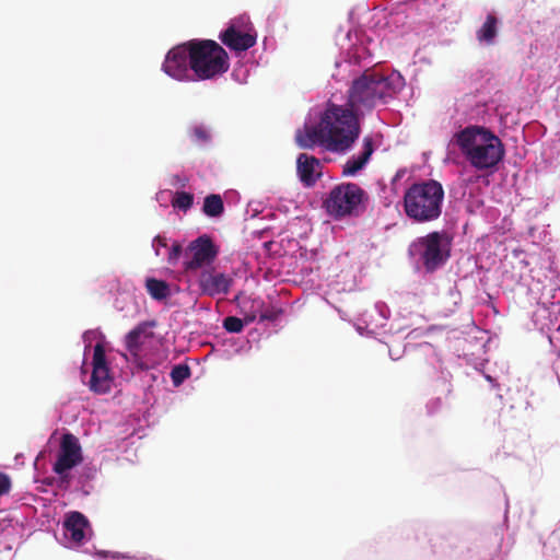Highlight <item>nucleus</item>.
<instances>
[{"label": "nucleus", "instance_id": "1", "mask_svg": "<svg viewBox=\"0 0 560 560\" xmlns=\"http://www.w3.org/2000/svg\"><path fill=\"white\" fill-rule=\"evenodd\" d=\"M335 43L342 59L335 60L336 72L331 80L345 82V104L328 100L324 107H312L303 127L295 131V144L303 150L316 147L324 151L345 155L357 144L362 133L365 117L378 105H387L405 88V77L396 69L388 73L355 72L354 65L369 62L373 58L370 48L374 43L372 35L361 26H340Z\"/></svg>", "mask_w": 560, "mask_h": 560}, {"label": "nucleus", "instance_id": "2", "mask_svg": "<svg viewBox=\"0 0 560 560\" xmlns=\"http://www.w3.org/2000/svg\"><path fill=\"white\" fill-rule=\"evenodd\" d=\"M483 110L472 96L456 98L445 161L453 160L458 150L472 168L492 175L505 160L506 149L502 139L480 122Z\"/></svg>", "mask_w": 560, "mask_h": 560}, {"label": "nucleus", "instance_id": "3", "mask_svg": "<svg viewBox=\"0 0 560 560\" xmlns=\"http://www.w3.org/2000/svg\"><path fill=\"white\" fill-rule=\"evenodd\" d=\"M83 452L80 441L71 433L65 435L56 460L51 465L52 477L39 480L36 476L34 482L39 483L37 490L47 492V487H54V495L62 493L68 501L85 499L94 490L93 481L97 468L93 464L82 465Z\"/></svg>", "mask_w": 560, "mask_h": 560}, {"label": "nucleus", "instance_id": "4", "mask_svg": "<svg viewBox=\"0 0 560 560\" xmlns=\"http://www.w3.org/2000/svg\"><path fill=\"white\" fill-rule=\"evenodd\" d=\"M463 96H472L478 102V107L482 106L485 110L479 115L480 122L490 130L497 125L500 138L517 143L518 138L522 137L526 144H534L545 135L540 125H522L518 113H513L506 104H503L504 94L501 92H497L491 97H487L479 91L466 93Z\"/></svg>", "mask_w": 560, "mask_h": 560}, {"label": "nucleus", "instance_id": "5", "mask_svg": "<svg viewBox=\"0 0 560 560\" xmlns=\"http://www.w3.org/2000/svg\"><path fill=\"white\" fill-rule=\"evenodd\" d=\"M453 236L446 230L430 231L415 237L407 247V262L413 276L429 280L442 270L452 256Z\"/></svg>", "mask_w": 560, "mask_h": 560}, {"label": "nucleus", "instance_id": "6", "mask_svg": "<svg viewBox=\"0 0 560 560\" xmlns=\"http://www.w3.org/2000/svg\"><path fill=\"white\" fill-rule=\"evenodd\" d=\"M445 191L436 179L416 182L405 188L401 208L411 224H425L438 220L444 206Z\"/></svg>", "mask_w": 560, "mask_h": 560}, {"label": "nucleus", "instance_id": "7", "mask_svg": "<svg viewBox=\"0 0 560 560\" xmlns=\"http://www.w3.org/2000/svg\"><path fill=\"white\" fill-rule=\"evenodd\" d=\"M534 1L525 3V12L533 11L527 24L535 37L529 45L528 58H550L560 51V9H534Z\"/></svg>", "mask_w": 560, "mask_h": 560}, {"label": "nucleus", "instance_id": "8", "mask_svg": "<svg viewBox=\"0 0 560 560\" xmlns=\"http://www.w3.org/2000/svg\"><path fill=\"white\" fill-rule=\"evenodd\" d=\"M324 196L323 208L336 221L361 218L370 206L369 192L353 182L335 184Z\"/></svg>", "mask_w": 560, "mask_h": 560}, {"label": "nucleus", "instance_id": "9", "mask_svg": "<svg viewBox=\"0 0 560 560\" xmlns=\"http://www.w3.org/2000/svg\"><path fill=\"white\" fill-rule=\"evenodd\" d=\"M221 253L220 245L213 236L201 233L197 237L185 241H172L167 252V262L180 265L187 270L212 268Z\"/></svg>", "mask_w": 560, "mask_h": 560}, {"label": "nucleus", "instance_id": "10", "mask_svg": "<svg viewBox=\"0 0 560 560\" xmlns=\"http://www.w3.org/2000/svg\"><path fill=\"white\" fill-rule=\"evenodd\" d=\"M509 500L505 498L504 520L501 524L483 532L474 541L460 548V560H503L501 552L503 546H512L511 537L504 541V533L508 530Z\"/></svg>", "mask_w": 560, "mask_h": 560}, {"label": "nucleus", "instance_id": "11", "mask_svg": "<svg viewBox=\"0 0 560 560\" xmlns=\"http://www.w3.org/2000/svg\"><path fill=\"white\" fill-rule=\"evenodd\" d=\"M195 55L196 82L215 80L230 69L228 51L214 39L197 38Z\"/></svg>", "mask_w": 560, "mask_h": 560}, {"label": "nucleus", "instance_id": "12", "mask_svg": "<svg viewBox=\"0 0 560 560\" xmlns=\"http://www.w3.org/2000/svg\"><path fill=\"white\" fill-rule=\"evenodd\" d=\"M218 38L224 49L226 48L235 57H240L256 45L257 32L249 16L247 14H240L230 19L224 24Z\"/></svg>", "mask_w": 560, "mask_h": 560}, {"label": "nucleus", "instance_id": "13", "mask_svg": "<svg viewBox=\"0 0 560 560\" xmlns=\"http://www.w3.org/2000/svg\"><path fill=\"white\" fill-rule=\"evenodd\" d=\"M197 38L178 43L171 47L164 56L161 70L178 82H196L195 79V45Z\"/></svg>", "mask_w": 560, "mask_h": 560}, {"label": "nucleus", "instance_id": "14", "mask_svg": "<svg viewBox=\"0 0 560 560\" xmlns=\"http://www.w3.org/2000/svg\"><path fill=\"white\" fill-rule=\"evenodd\" d=\"M94 533L89 517L77 510L63 515L60 533H55L56 540L68 549L77 550L92 539Z\"/></svg>", "mask_w": 560, "mask_h": 560}, {"label": "nucleus", "instance_id": "15", "mask_svg": "<svg viewBox=\"0 0 560 560\" xmlns=\"http://www.w3.org/2000/svg\"><path fill=\"white\" fill-rule=\"evenodd\" d=\"M238 314L248 323H256L258 326L268 325L275 327V331L281 328L284 311L281 307L268 308L259 298H242L236 295Z\"/></svg>", "mask_w": 560, "mask_h": 560}, {"label": "nucleus", "instance_id": "16", "mask_svg": "<svg viewBox=\"0 0 560 560\" xmlns=\"http://www.w3.org/2000/svg\"><path fill=\"white\" fill-rule=\"evenodd\" d=\"M275 327L268 325L256 326L248 330L246 337H217L213 351L222 359L230 360L235 354H242L249 351L254 343H258L262 337L269 338L275 331Z\"/></svg>", "mask_w": 560, "mask_h": 560}, {"label": "nucleus", "instance_id": "17", "mask_svg": "<svg viewBox=\"0 0 560 560\" xmlns=\"http://www.w3.org/2000/svg\"><path fill=\"white\" fill-rule=\"evenodd\" d=\"M196 285L201 295L215 298L229 294L234 285V279L225 271H217L213 267L206 268L197 277Z\"/></svg>", "mask_w": 560, "mask_h": 560}, {"label": "nucleus", "instance_id": "18", "mask_svg": "<svg viewBox=\"0 0 560 560\" xmlns=\"http://www.w3.org/2000/svg\"><path fill=\"white\" fill-rule=\"evenodd\" d=\"M30 528L27 515L22 509H13L5 516L0 518V537L5 540L22 545L30 536L26 529Z\"/></svg>", "mask_w": 560, "mask_h": 560}, {"label": "nucleus", "instance_id": "19", "mask_svg": "<svg viewBox=\"0 0 560 560\" xmlns=\"http://www.w3.org/2000/svg\"><path fill=\"white\" fill-rule=\"evenodd\" d=\"M320 161L308 154L300 153L296 156V176L305 188H312L322 177Z\"/></svg>", "mask_w": 560, "mask_h": 560}, {"label": "nucleus", "instance_id": "20", "mask_svg": "<svg viewBox=\"0 0 560 560\" xmlns=\"http://www.w3.org/2000/svg\"><path fill=\"white\" fill-rule=\"evenodd\" d=\"M489 184L486 176L478 174H466L459 176L450 187V197L456 201L465 202L476 188Z\"/></svg>", "mask_w": 560, "mask_h": 560}, {"label": "nucleus", "instance_id": "21", "mask_svg": "<svg viewBox=\"0 0 560 560\" xmlns=\"http://www.w3.org/2000/svg\"><path fill=\"white\" fill-rule=\"evenodd\" d=\"M502 24V18L497 11L488 12L482 24L476 31V38L479 45L482 47L495 45Z\"/></svg>", "mask_w": 560, "mask_h": 560}, {"label": "nucleus", "instance_id": "22", "mask_svg": "<svg viewBox=\"0 0 560 560\" xmlns=\"http://www.w3.org/2000/svg\"><path fill=\"white\" fill-rule=\"evenodd\" d=\"M186 137L196 148L207 150L213 145L214 132L209 124L195 119L187 124Z\"/></svg>", "mask_w": 560, "mask_h": 560}, {"label": "nucleus", "instance_id": "23", "mask_svg": "<svg viewBox=\"0 0 560 560\" xmlns=\"http://www.w3.org/2000/svg\"><path fill=\"white\" fill-rule=\"evenodd\" d=\"M535 318L536 324L541 322L540 330L560 331V300L541 302Z\"/></svg>", "mask_w": 560, "mask_h": 560}, {"label": "nucleus", "instance_id": "24", "mask_svg": "<svg viewBox=\"0 0 560 560\" xmlns=\"http://www.w3.org/2000/svg\"><path fill=\"white\" fill-rule=\"evenodd\" d=\"M51 493V497L45 498L37 495L32 492H26L22 498L21 508L24 514H30L35 510V506L38 509H43V505H49L59 501L60 505L67 506L70 501H68V497L62 498V493H59L57 497L54 495V487H47L46 493Z\"/></svg>", "mask_w": 560, "mask_h": 560}, {"label": "nucleus", "instance_id": "25", "mask_svg": "<svg viewBox=\"0 0 560 560\" xmlns=\"http://www.w3.org/2000/svg\"><path fill=\"white\" fill-rule=\"evenodd\" d=\"M26 515L30 528L37 527L39 530L50 532L52 529V524L56 523L57 508L54 503L43 505V509L35 506V510Z\"/></svg>", "mask_w": 560, "mask_h": 560}, {"label": "nucleus", "instance_id": "26", "mask_svg": "<svg viewBox=\"0 0 560 560\" xmlns=\"http://www.w3.org/2000/svg\"><path fill=\"white\" fill-rule=\"evenodd\" d=\"M158 320L154 318L144 319L137 323L124 336V345L127 350H133L139 348L149 331L156 327Z\"/></svg>", "mask_w": 560, "mask_h": 560}, {"label": "nucleus", "instance_id": "27", "mask_svg": "<svg viewBox=\"0 0 560 560\" xmlns=\"http://www.w3.org/2000/svg\"><path fill=\"white\" fill-rule=\"evenodd\" d=\"M113 305L122 317H135L140 313L141 308L140 303L132 293L120 291L119 289H117Z\"/></svg>", "mask_w": 560, "mask_h": 560}, {"label": "nucleus", "instance_id": "28", "mask_svg": "<svg viewBox=\"0 0 560 560\" xmlns=\"http://www.w3.org/2000/svg\"><path fill=\"white\" fill-rule=\"evenodd\" d=\"M144 288L152 300L162 302L171 299L174 294L171 284L154 276H147L144 279Z\"/></svg>", "mask_w": 560, "mask_h": 560}, {"label": "nucleus", "instance_id": "29", "mask_svg": "<svg viewBox=\"0 0 560 560\" xmlns=\"http://www.w3.org/2000/svg\"><path fill=\"white\" fill-rule=\"evenodd\" d=\"M200 212L208 219L217 222L225 214L224 201L220 194L210 192L203 197Z\"/></svg>", "mask_w": 560, "mask_h": 560}, {"label": "nucleus", "instance_id": "30", "mask_svg": "<svg viewBox=\"0 0 560 560\" xmlns=\"http://www.w3.org/2000/svg\"><path fill=\"white\" fill-rule=\"evenodd\" d=\"M354 327H355L357 332L360 336L374 338L385 345H387V341L385 340V336L387 334H390L393 330V325H390L389 328L387 329L386 323L373 324V322H371V323L364 322L362 324H355Z\"/></svg>", "mask_w": 560, "mask_h": 560}, {"label": "nucleus", "instance_id": "31", "mask_svg": "<svg viewBox=\"0 0 560 560\" xmlns=\"http://www.w3.org/2000/svg\"><path fill=\"white\" fill-rule=\"evenodd\" d=\"M369 163V158H364L357 152L347 159L342 165L341 175L343 177H357L366 168Z\"/></svg>", "mask_w": 560, "mask_h": 560}, {"label": "nucleus", "instance_id": "32", "mask_svg": "<svg viewBox=\"0 0 560 560\" xmlns=\"http://www.w3.org/2000/svg\"><path fill=\"white\" fill-rule=\"evenodd\" d=\"M256 67H258V62L253 59H238L231 71V79L236 83L245 84L250 75V71Z\"/></svg>", "mask_w": 560, "mask_h": 560}, {"label": "nucleus", "instance_id": "33", "mask_svg": "<svg viewBox=\"0 0 560 560\" xmlns=\"http://www.w3.org/2000/svg\"><path fill=\"white\" fill-rule=\"evenodd\" d=\"M443 300L445 303L443 316L450 317L456 312L457 307L459 306V304L462 302V293L458 290L456 282L448 285L447 291L445 292V294L443 296Z\"/></svg>", "mask_w": 560, "mask_h": 560}, {"label": "nucleus", "instance_id": "34", "mask_svg": "<svg viewBox=\"0 0 560 560\" xmlns=\"http://www.w3.org/2000/svg\"><path fill=\"white\" fill-rule=\"evenodd\" d=\"M91 373H109V368L106 359V349L102 342H96V345H94L93 347Z\"/></svg>", "mask_w": 560, "mask_h": 560}, {"label": "nucleus", "instance_id": "35", "mask_svg": "<svg viewBox=\"0 0 560 560\" xmlns=\"http://www.w3.org/2000/svg\"><path fill=\"white\" fill-rule=\"evenodd\" d=\"M113 380L109 373H91L89 388L95 394H107L110 392Z\"/></svg>", "mask_w": 560, "mask_h": 560}, {"label": "nucleus", "instance_id": "36", "mask_svg": "<svg viewBox=\"0 0 560 560\" xmlns=\"http://www.w3.org/2000/svg\"><path fill=\"white\" fill-rule=\"evenodd\" d=\"M245 214L250 219L261 217L265 220H273L275 209L266 206L260 200H250L247 203Z\"/></svg>", "mask_w": 560, "mask_h": 560}, {"label": "nucleus", "instance_id": "37", "mask_svg": "<svg viewBox=\"0 0 560 560\" xmlns=\"http://www.w3.org/2000/svg\"><path fill=\"white\" fill-rule=\"evenodd\" d=\"M94 557L98 560H153L151 555H144L141 557L131 556L128 552L112 551L104 549L94 548Z\"/></svg>", "mask_w": 560, "mask_h": 560}, {"label": "nucleus", "instance_id": "38", "mask_svg": "<svg viewBox=\"0 0 560 560\" xmlns=\"http://www.w3.org/2000/svg\"><path fill=\"white\" fill-rule=\"evenodd\" d=\"M82 342L84 345V357L90 350H93L96 342L106 343V337L100 327L86 329L81 335Z\"/></svg>", "mask_w": 560, "mask_h": 560}, {"label": "nucleus", "instance_id": "39", "mask_svg": "<svg viewBox=\"0 0 560 560\" xmlns=\"http://www.w3.org/2000/svg\"><path fill=\"white\" fill-rule=\"evenodd\" d=\"M191 376V369L187 362L175 364L170 371V378L175 388L184 384Z\"/></svg>", "mask_w": 560, "mask_h": 560}, {"label": "nucleus", "instance_id": "40", "mask_svg": "<svg viewBox=\"0 0 560 560\" xmlns=\"http://www.w3.org/2000/svg\"><path fill=\"white\" fill-rule=\"evenodd\" d=\"M542 555L547 560H560V537L555 532L542 541Z\"/></svg>", "mask_w": 560, "mask_h": 560}, {"label": "nucleus", "instance_id": "41", "mask_svg": "<svg viewBox=\"0 0 560 560\" xmlns=\"http://www.w3.org/2000/svg\"><path fill=\"white\" fill-rule=\"evenodd\" d=\"M271 228H264L260 230H256L253 232V238L260 242V247L264 249L267 256L278 255V250L275 247H278L277 242L273 240H265V234L269 233Z\"/></svg>", "mask_w": 560, "mask_h": 560}, {"label": "nucleus", "instance_id": "42", "mask_svg": "<svg viewBox=\"0 0 560 560\" xmlns=\"http://www.w3.org/2000/svg\"><path fill=\"white\" fill-rule=\"evenodd\" d=\"M195 205V195L187 190H180L177 198L172 201L174 210L187 213Z\"/></svg>", "mask_w": 560, "mask_h": 560}, {"label": "nucleus", "instance_id": "43", "mask_svg": "<svg viewBox=\"0 0 560 560\" xmlns=\"http://www.w3.org/2000/svg\"><path fill=\"white\" fill-rule=\"evenodd\" d=\"M249 324L241 316H228L222 320V328L225 334L238 335Z\"/></svg>", "mask_w": 560, "mask_h": 560}, {"label": "nucleus", "instance_id": "44", "mask_svg": "<svg viewBox=\"0 0 560 560\" xmlns=\"http://www.w3.org/2000/svg\"><path fill=\"white\" fill-rule=\"evenodd\" d=\"M375 185L381 203L386 208L390 207L397 195L390 194V186L383 178L377 179Z\"/></svg>", "mask_w": 560, "mask_h": 560}, {"label": "nucleus", "instance_id": "45", "mask_svg": "<svg viewBox=\"0 0 560 560\" xmlns=\"http://www.w3.org/2000/svg\"><path fill=\"white\" fill-rule=\"evenodd\" d=\"M466 212L469 214H476L485 206V201L480 194V188H476L474 192L464 202Z\"/></svg>", "mask_w": 560, "mask_h": 560}, {"label": "nucleus", "instance_id": "46", "mask_svg": "<svg viewBox=\"0 0 560 560\" xmlns=\"http://www.w3.org/2000/svg\"><path fill=\"white\" fill-rule=\"evenodd\" d=\"M143 382L147 384H154L155 389L163 390L167 384L165 375L160 370H149L144 374Z\"/></svg>", "mask_w": 560, "mask_h": 560}, {"label": "nucleus", "instance_id": "47", "mask_svg": "<svg viewBox=\"0 0 560 560\" xmlns=\"http://www.w3.org/2000/svg\"><path fill=\"white\" fill-rule=\"evenodd\" d=\"M452 378V373L447 369H444L442 365H440L436 376V383L438 386L442 385L440 392L445 394L446 396L450 395L453 390Z\"/></svg>", "mask_w": 560, "mask_h": 560}, {"label": "nucleus", "instance_id": "48", "mask_svg": "<svg viewBox=\"0 0 560 560\" xmlns=\"http://www.w3.org/2000/svg\"><path fill=\"white\" fill-rule=\"evenodd\" d=\"M408 174L407 167L402 166L399 167L394 176L390 178L389 186H390V194L392 195H399L400 188L402 186V182L406 178Z\"/></svg>", "mask_w": 560, "mask_h": 560}, {"label": "nucleus", "instance_id": "49", "mask_svg": "<svg viewBox=\"0 0 560 560\" xmlns=\"http://www.w3.org/2000/svg\"><path fill=\"white\" fill-rule=\"evenodd\" d=\"M12 489V479L9 474L0 471V512L4 511L2 500L9 495Z\"/></svg>", "mask_w": 560, "mask_h": 560}, {"label": "nucleus", "instance_id": "50", "mask_svg": "<svg viewBox=\"0 0 560 560\" xmlns=\"http://www.w3.org/2000/svg\"><path fill=\"white\" fill-rule=\"evenodd\" d=\"M161 392L162 390L155 389V385L154 384H147V385H144L142 402L144 405H147V406L154 407V405L159 400V394Z\"/></svg>", "mask_w": 560, "mask_h": 560}, {"label": "nucleus", "instance_id": "51", "mask_svg": "<svg viewBox=\"0 0 560 560\" xmlns=\"http://www.w3.org/2000/svg\"><path fill=\"white\" fill-rule=\"evenodd\" d=\"M168 241L170 240L162 234H158L152 238L151 246L156 257L162 256V249H165L166 253L168 252L171 248Z\"/></svg>", "mask_w": 560, "mask_h": 560}, {"label": "nucleus", "instance_id": "52", "mask_svg": "<svg viewBox=\"0 0 560 560\" xmlns=\"http://www.w3.org/2000/svg\"><path fill=\"white\" fill-rule=\"evenodd\" d=\"M375 150H376V147L374 145L370 136H365L362 140L361 149L358 153H360L364 158H369V162H370Z\"/></svg>", "mask_w": 560, "mask_h": 560}, {"label": "nucleus", "instance_id": "53", "mask_svg": "<svg viewBox=\"0 0 560 560\" xmlns=\"http://www.w3.org/2000/svg\"><path fill=\"white\" fill-rule=\"evenodd\" d=\"M374 308L380 316V318L383 320L382 323H386L388 325V319L390 318V308L388 304L384 301H377L374 304Z\"/></svg>", "mask_w": 560, "mask_h": 560}, {"label": "nucleus", "instance_id": "54", "mask_svg": "<svg viewBox=\"0 0 560 560\" xmlns=\"http://www.w3.org/2000/svg\"><path fill=\"white\" fill-rule=\"evenodd\" d=\"M442 406H443L442 397L438 396V397L431 398L425 404L427 415L430 417L435 416L442 409Z\"/></svg>", "mask_w": 560, "mask_h": 560}, {"label": "nucleus", "instance_id": "55", "mask_svg": "<svg viewBox=\"0 0 560 560\" xmlns=\"http://www.w3.org/2000/svg\"><path fill=\"white\" fill-rule=\"evenodd\" d=\"M174 196V191L171 189H160L156 194L154 199L160 203L162 207H167L168 201Z\"/></svg>", "mask_w": 560, "mask_h": 560}, {"label": "nucleus", "instance_id": "56", "mask_svg": "<svg viewBox=\"0 0 560 560\" xmlns=\"http://www.w3.org/2000/svg\"><path fill=\"white\" fill-rule=\"evenodd\" d=\"M189 183V177L184 174H174L171 178V185L177 189L185 190V187Z\"/></svg>", "mask_w": 560, "mask_h": 560}, {"label": "nucleus", "instance_id": "57", "mask_svg": "<svg viewBox=\"0 0 560 560\" xmlns=\"http://www.w3.org/2000/svg\"><path fill=\"white\" fill-rule=\"evenodd\" d=\"M424 5L429 7L432 11H440L445 8L444 0H420Z\"/></svg>", "mask_w": 560, "mask_h": 560}, {"label": "nucleus", "instance_id": "58", "mask_svg": "<svg viewBox=\"0 0 560 560\" xmlns=\"http://www.w3.org/2000/svg\"><path fill=\"white\" fill-rule=\"evenodd\" d=\"M271 207L275 209L273 220L277 219V212L287 215L290 211V208L281 202L277 203L275 207Z\"/></svg>", "mask_w": 560, "mask_h": 560}, {"label": "nucleus", "instance_id": "59", "mask_svg": "<svg viewBox=\"0 0 560 560\" xmlns=\"http://www.w3.org/2000/svg\"><path fill=\"white\" fill-rule=\"evenodd\" d=\"M486 363H487V361L483 359H476V360H474L472 365L476 371H478L480 374H482L483 372H486L485 371Z\"/></svg>", "mask_w": 560, "mask_h": 560}, {"label": "nucleus", "instance_id": "60", "mask_svg": "<svg viewBox=\"0 0 560 560\" xmlns=\"http://www.w3.org/2000/svg\"><path fill=\"white\" fill-rule=\"evenodd\" d=\"M481 375L487 382L490 383L492 387H495L498 385L495 377H493L492 375L488 374L487 372H483Z\"/></svg>", "mask_w": 560, "mask_h": 560}, {"label": "nucleus", "instance_id": "61", "mask_svg": "<svg viewBox=\"0 0 560 560\" xmlns=\"http://www.w3.org/2000/svg\"><path fill=\"white\" fill-rule=\"evenodd\" d=\"M421 523L420 522H411L405 525V528L410 529L412 532H416L420 529Z\"/></svg>", "mask_w": 560, "mask_h": 560}, {"label": "nucleus", "instance_id": "62", "mask_svg": "<svg viewBox=\"0 0 560 560\" xmlns=\"http://www.w3.org/2000/svg\"><path fill=\"white\" fill-rule=\"evenodd\" d=\"M402 352L396 353V351H393L392 348L388 349V355L393 361H398L402 357Z\"/></svg>", "mask_w": 560, "mask_h": 560}, {"label": "nucleus", "instance_id": "63", "mask_svg": "<svg viewBox=\"0 0 560 560\" xmlns=\"http://www.w3.org/2000/svg\"><path fill=\"white\" fill-rule=\"evenodd\" d=\"M552 294L550 296L551 300H560V288H555L551 290Z\"/></svg>", "mask_w": 560, "mask_h": 560}, {"label": "nucleus", "instance_id": "64", "mask_svg": "<svg viewBox=\"0 0 560 560\" xmlns=\"http://www.w3.org/2000/svg\"><path fill=\"white\" fill-rule=\"evenodd\" d=\"M273 42H275L273 37H271V38L265 37L264 40H262L264 49L265 50L267 49L268 43H273Z\"/></svg>", "mask_w": 560, "mask_h": 560}]
</instances>
